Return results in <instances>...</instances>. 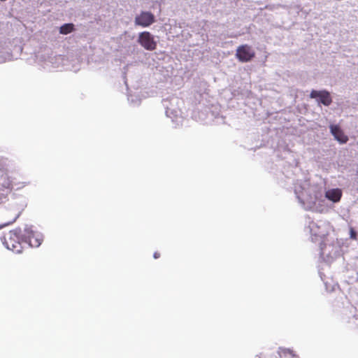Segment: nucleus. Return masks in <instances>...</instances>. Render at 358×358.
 <instances>
[{"mask_svg": "<svg viewBox=\"0 0 358 358\" xmlns=\"http://www.w3.org/2000/svg\"><path fill=\"white\" fill-rule=\"evenodd\" d=\"M294 192L299 201L306 210L317 212L324 210L325 198L337 203L342 196V191L338 188L327 190L324 196L322 187L317 185H311L308 180L296 184Z\"/></svg>", "mask_w": 358, "mask_h": 358, "instance_id": "obj_1", "label": "nucleus"}, {"mask_svg": "<svg viewBox=\"0 0 358 358\" xmlns=\"http://www.w3.org/2000/svg\"><path fill=\"white\" fill-rule=\"evenodd\" d=\"M20 230L15 229L10 231L4 234L1 238V241L4 246L9 250L19 254L22 252V247L20 242Z\"/></svg>", "mask_w": 358, "mask_h": 358, "instance_id": "obj_2", "label": "nucleus"}, {"mask_svg": "<svg viewBox=\"0 0 358 358\" xmlns=\"http://www.w3.org/2000/svg\"><path fill=\"white\" fill-rule=\"evenodd\" d=\"M328 224L324 222H314L309 224L308 228L312 236V241H316L318 238H322L327 234Z\"/></svg>", "mask_w": 358, "mask_h": 358, "instance_id": "obj_3", "label": "nucleus"}, {"mask_svg": "<svg viewBox=\"0 0 358 358\" xmlns=\"http://www.w3.org/2000/svg\"><path fill=\"white\" fill-rule=\"evenodd\" d=\"M155 22V16L150 11H141L134 18V24L143 28L151 26Z\"/></svg>", "mask_w": 358, "mask_h": 358, "instance_id": "obj_4", "label": "nucleus"}, {"mask_svg": "<svg viewBox=\"0 0 358 358\" xmlns=\"http://www.w3.org/2000/svg\"><path fill=\"white\" fill-rule=\"evenodd\" d=\"M137 42L145 50L152 51L157 48V41L149 31L139 33Z\"/></svg>", "mask_w": 358, "mask_h": 358, "instance_id": "obj_5", "label": "nucleus"}, {"mask_svg": "<svg viewBox=\"0 0 358 358\" xmlns=\"http://www.w3.org/2000/svg\"><path fill=\"white\" fill-rule=\"evenodd\" d=\"M255 55L253 49L248 45L239 46L236 54V57L242 62H249L255 57Z\"/></svg>", "mask_w": 358, "mask_h": 358, "instance_id": "obj_6", "label": "nucleus"}, {"mask_svg": "<svg viewBox=\"0 0 358 358\" xmlns=\"http://www.w3.org/2000/svg\"><path fill=\"white\" fill-rule=\"evenodd\" d=\"M24 236L29 241V244L31 247H38L43 241V235L38 232H34L31 227H26L24 229Z\"/></svg>", "mask_w": 358, "mask_h": 358, "instance_id": "obj_7", "label": "nucleus"}, {"mask_svg": "<svg viewBox=\"0 0 358 358\" xmlns=\"http://www.w3.org/2000/svg\"><path fill=\"white\" fill-rule=\"evenodd\" d=\"M310 96L311 98L317 99L318 101L324 106H329L332 101L329 93L327 91L313 90Z\"/></svg>", "mask_w": 358, "mask_h": 358, "instance_id": "obj_8", "label": "nucleus"}, {"mask_svg": "<svg viewBox=\"0 0 358 358\" xmlns=\"http://www.w3.org/2000/svg\"><path fill=\"white\" fill-rule=\"evenodd\" d=\"M330 131L336 140L341 143H345L348 141V138L344 134L341 128L337 125H331Z\"/></svg>", "mask_w": 358, "mask_h": 358, "instance_id": "obj_9", "label": "nucleus"}, {"mask_svg": "<svg viewBox=\"0 0 358 358\" xmlns=\"http://www.w3.org/2000/svg\"><path fill=\"white\" fill-rule=\"evenodd\" d=\"M73 30V24H64L59 29V33L62 34H68Z\"/></svg>", "mask_w": 358, "mask_h": 358, "instance_id": "obj_10", "label": "nucleus"}, {"mask_svg": "<svg viewBox=\"0 0 358 358\" xmlns=\"http://www.w3.org/2000/svg\"><path fill=\"white\" fill-rule=\"evenodd\" d=\"M13 59V57L9 52H4L0 55V63H3L7 61H10Z\"/></svg>", "mask_w": 358, "mask_h": 358, "instance_id": "obj_11", "label": "nucleus"}, {"mask_svg": "<svg viewBox=\"0 0 358 358\" xmlns=\"http://www.w3.org/2000/svg\"><path fill=\"white\" fill-rule=\"evenodd\" d=\"M1 185L5 188H10L12 187L11 182L9 180V179L3 180Z\"/></svg>", "mask_w": 358, "mask_h": 358, "instance_id": "obj_12", "label": "nucleus"}, {"mask_svg": "<svg viewBox=\"0 0 358 358\" xmlns=\"http://www.w3.org/2000/svg\"><path fill=\"white\" fill-rule=\"evenodd\" d=\"M17 218V215L15 216L11 220H10V221L4 223L1 226H0V229L3 227H5V226L9 225L10 224L13 223L16 220Z\"/></svg>", "mask_w": 358, "mask_h": 358, "instance_id": "obj_13", "label": "nucleus"}, {"mask_svg": "<svg viewBox=\"0 0 358 358\" xmlns=\"http://www.w3.org/2000/svg\"><path fill=\"white\" fill-rule=\"evenodd\" d=\"M282 352H283V353H285V354L286 352H288V353H289V354H292V351H291L290 350H289V349H287H287H281V348H280V350H279L278 353H279V355H280V357L282 356V355H281V353H282Z\"/></svg>", "mask_w": 358, "mask_h": 358, "instance_id": "obj_14", "label": "nucleus"}, {"mask_svg": "<svg viewBox=\"0 0 358 358\" xmlns=\"http://www.w3.org/2000/svg\"><path fill=\"white\" fill-rule=\"evenodd\" d=\"M356 232L353 229H350V238L352 239H356Z\"/></svg>", "mask_w": 358, "mask_h": 358, "instance_id": "obj_15", "label": "nucleus"}, {"mask_svg": "<svg viewBox=\"0 0 358 358\" xmlns=\"http://www.w3.org/2000/svg\"><path fill=\"white\" fill-rule=\"evenodd\" d=\"M51 59L52 60L55 59L57 62H60V61H62L63 58L60 55H59V56L55 57L54 58H52Z\"/></svg>", "mask_w": 358, "mask_h": 358, "instance_id": "obj_16", "label": "nucleus"}, {"mask_svg": "<svg viewBox=\"0 0 358 358\" xmlns=\"http://www.w3.org/2000/svg\"><path fill=\"white\" fill-rule=\"evenodd\" d=\"M320 255L321 256H324L325 255V249L322 245H320Z\"/></svg>", "mask_w": 358, "mask_h": 358, "instance_id": "obj_17", "label": "nucleus"}, {"mask_svg": "<svg viewBox=\"0 0 358 358\" xmlns=\"http://www.w3.org/2000/svg\"><path fill=\"white\" fill-rule=\"evenodd\" d=\"M153 256H154L155 259H157L159 257V253L156 252L154 253Z\"/></svg>", "mask_w": 358, "mask_h": 358, "instance_id": "obj_18", "label": "nucleus"}, {"mask_svg": "<svg viewBox=\"0 0 358 358\" xmlns=\"http://www.w3.org/2000/svg\"><path fill=\"white\" fill-rule=\"evenodd\" d=\"M166 115L170 116L169 113H170L171 109H169L166 106Z\"/></svg>", "mask_w": 358, "mask_h": 358, "instance_id": "obj_19", "label": "nucleus"}, {"mask_svg": "<svg viewBox=\"0 0 358 358\" xmlns=\"http://www.w3.org/2000/svg\"><path fill=\"white\" fill-rule=\"evenodd\" d=\"M58 66H59V65H57V64H54V65H53V67H54V68H56V67H58Z\"/></svg>", "mask_w": 358, "mask_h": 358, "instance_id": "obj_20", "label": "nucleus"}, {"mask_svg": "<svg viewBox=\"0 0 358 358\" xmlns=\"http://www.w3.org/2000/svg\"><path fill=\"white\" fill-rule=\"evenodd\" d=\"M1 1H5L6 0H1Z\"/></svg>", "mask_w": 358, "mask_h": 358, "instance_id": "obj_21", "label": "nucleus"}, {"mask_svg": "<svg viewBox=\"0 0 358 358\" xmlns=\"http://www.w3.org/2000/svg\"><path fill=\"white\" fill-rule=\"evenodd\" d=\"M257 358H259V357H257Z\"/></svg>", "mask_w": 358, "mask_h": 358, "instance_id": "obj_22", "label": "nucleus"}]
</instances>
